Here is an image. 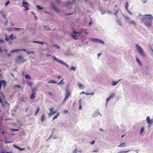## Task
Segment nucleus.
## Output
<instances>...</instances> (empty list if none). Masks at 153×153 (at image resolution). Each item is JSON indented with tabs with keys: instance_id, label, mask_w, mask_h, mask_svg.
Returning a JSON list of instances; mask_svg holds the SVG:
<instances>
[{
	"instance_id": "5701e85b",
	"label": "nucleus",
	"mask_w": 153,
	"mask_h": 153,
	"mask_svg": "<svg viewBox=\"0 0 153 153\" xmlns=\"http://www.w3.org/2000/svg\"><path fill=\"white\" fill-rule=\"evenodd\" d=\"M45 119V115L44 114H43L41 117V121L42 122H43L44 120Z\"/></svg>"
},
{
	"instance_id": "c03bdc74",
	"label": "nucleus",
	"mask_w": 153,
	"mask_h": 153,
	"mask_svg": "<svg viewBox=\"0 0 153 153\" xmlns=\"http://www.w3.org/2000/svg\"><path fill=\"white\" fill-rule=\"evenodd\" d=\"M63 79H62L61 80V81L59 82L58 83V85H61V83H62V84H64V82H62V81H63Z\"/></svg>"
},
{
	"instance_id": "603ef678",
	"label": "nucleus",
	"mask_w": 153,
	"mask_h": 153,
	"mask_svg": "<svg viewBox=\"0 0 153 153\" xmlns=\"http://www.w3.org/2000/svg\"><path fill=\"white\" fill-rule=\"evenodd\" d=\"M15 87H17L18 88H20V86L19 85H16L15 86Z\"/></svg>"
},
{
	"instance_id": "3c124183",
	"label": "nucleus",
	"mask_w": 153,
	"mask_h": 153,
	"mask_svg": "<svg viewBox=\"0 0 153 153\" xmlns=\"http://www.w3.org/2000/svg\"><path fill=\"white\" fill-rule=\"evenodd\" d=\"M2 99L0 97V102L1 103H2L3 105V103H2Z\"/></svg>"
},
{
	"instance_id": "774afa93",
	"label": "nucleus",
	"mask_w": 153,
	"mask_h": 153,
	"mask_svg": "<svg viewBox=\"0 0 153 153\" xmlns=\"http://www.w3.org/2000/svg\"><path fill=\"white\" fill-rule=\"evenodd\" d=\"M146 1H147V0H145V1H143V3H146Z\"/></svg>"
},
{
	"instance_id": "052dcab7",
	"label": "nucleus",
	"mask_w": 153,
	"mask_h": 153,
	"mask_svg": "<svg viewBox=\"0 0 153 153\" xmlns=\"http://www.w3.org/2000/svg\"><path fill=\"white\" fill-rule=\"evenodd\" d=\"M6 19V24H7V22H8V21H7V18H5Z\"/></svg>"
},
{
	"instance_id": "09e8293b",
	"label": "nucleus",
	"mask_w": 153,
	"mask_h": 153,
	"mask_svg": "<svg viewBox=\"0 0 153 153\" xmlns=\"http://www.w3.org/2000/svg\"><path fill=\"white\" fill-rule=\"evenodd\" d=\"M9 3H10V1H8L5 3V5L6 6H7Z\"/></svg>"
},
{
	"instance_id": "cd10ccee",
	"label": "nucleus",
	"mask_w": 153,
	"mask_h": 153,
	"mask_svg": "<svg viewBox=\"0 0 153 153\" xmlns=\"http://www.w3.org/2000/svg\"><path fill=\"white\" fill-rule=\"evenodd\" d=\"M20 51V50H19L15 49V50H11V53H14V52H17L18 51Z\"/></svg>"
},
{
	"instance_id": "9b49d317",
	"label": "nucleus",
	"mask_w": 153,
	"mask_h": 153,
	"mask_svg": "<svg viewBox=\"0 0 153 153\" xmlns=\"http://www.w3.org/2000/svg\"><path fill=\"white\" fill-rule=\"evenodd\" d=\"M1 82L2 83V85H3V87L4 88H5L7 85L6 82L4 80H1Z\"/></svg>"
},
{
	"instance_id": "e2e57ef3",
	"label": "nucleus",
	"mask_w": 153,
	"mask_h": 153,
	"mask_svg": "<svg viewBox=\"0 0 153 153\" xmlns=\"http://www.w3.org/2000/svg\"><path fill=\"white\" fill-rule=\"evenodd\" d=\"M52 134H51L50 135V137L49 138H48V140L50 138H51L52 137Z\"/></svg>"
},
{
	"instance_id": "393cba45",
	"label": "nucleus",
	"mask_w": 153,
	"mask_h": 153,
	"mask_svg": "<svg viewBox=\"0 0 153 153\" xmlns=\"http://www.w3.org/2000/svg\"><path fill=\"white\" fill-rule=\"evenodd\" d=\"M129 24H132L134 26H136V23L133 21H131L128 22Z\"/></svg>"
},
{
	"instance_id": "4468645a",
	"label": "nucleus",
	"mask_w": 153,
	"mask_h": 153,
	"mask_svg": "<svg viewBox=\"0 0 153 153\" xmlns=\"http://www.w3.org/2000/svg\"><path fill=\"white\" fill-rule=\"evenodd\" d=\"M33 42L34 43H38L40 44L43 45L44 44V42H38L36 41H33Z\"/></svg>"
},
{
	"instance_id": "39448f33",
	"label": "nucleus",
	"mask_w": 153,
	"mask_h": 153,
	"mask_svg": "<svg viewBox=\"0 0 153 153\" xmlns=\"http://www.w3.org/2000/svg\"><path fill=\"white\" fill-rule=\"evenodd\" d=\"M22 5L23 7L25 8V10H29L28 7L29 6V4L27 2L25 1H23L22 2Z\"/></svg>"
},
{
	"instance_id": "2f4dec72",
	"label": "nucleus",
	"mask_w": 153,
	"mask_h": 153,
	"mask_svg": "<svg viewBox=\"0 0 153 153\" xmlns=\"http://www.w3.org/2000/svg\"><path fill=\"white\" fill-rule=\"evenodd\" d=\"M144 131V127H142L141 129V130H140V134H142V133H143V131Z\"/></svg>"
},
{
	"instance_id": "aec40b11",
	"label": "nucleus",
	"mask_w": 153,
	"mask_h": 153,
	"mask_svg": "<svg viewBox=\"0 0 153 153\" xmlns=\"http://www.w3.org/2000/svg\"><path fill=\"white\" fill-rule=\"evenodd\" d=\"M25 77L27 79H31V77L28 74H26L25 75Z\"/></svg>"
},
{
	"instance_id": "8fccbe9b",
	"label": "nucleus",
	"mask_w": 153,
	"mask_h": 153,
	"mask_svg": "<svg viewBox=\"0 0 153 153\" xmlns=\"http://www.w3.org/2000/svg\"><path fill=\"white\" fill-rule=\"evenodd\" d=\"M48 94L51 96H52L53 95V94L51 92H49L48 93Z\"/></svg>"
},
{
	"instance_id": "58836bf2",
	"label": "nucleus",
	"mask_w": 153,
	"mask_h": 153,
	"mask_svg": "<svg viewBox=\"0 0 153 153\" xmlns=\"http://www.w3.org/2000/svg\"><path fill=\"white\" fill-rule=\"evenodd\" d=\"M114 10H115V13H114L113 14L116 15V14H117V13L118 12V11H119L118 10V9H115Z\"/></svg>"
},
{
	"instance_id": "338daca9",
	"label": "nucleus",
	"mask_w": 153,
	"mask_h": 153,
	"mask_svg": "<svg viewBox=\"0 0 153 153\" xmlns=\"http://www.w3.org/2000/svg\"><path fill=\"white\" fill-rule=\"evenodd\" d=\"M82 93H83V94H86V95H89L90 94H88L87 93H85L84 92V91L82 92Z\"/></svg>"
},
{
	"instance_id": "a18cd8bd",
	"label": "nucleus",
	"mask_w": 153,
	"mask_h": 153,
	"mask_svg": "<svg viewBox=\"0 0 153 153\" xmlns=\"http://www.w3.org/2000/svg\"><path fill=\"white\" fill-rule=\"evenodd\" d=\"M26 52L27 53V54H29L30 53H34L33 51L30 52H29L28 51H26Z\"/></svg>"
},
{
	"instance_id": "de8ad7c7",
	"label": "nucleus",
	"mask_w": 153,
	"mask_h": 153,
	"mask_svg": "<svg viewBox=\"0 0 153 153\" xmlns=\"http://www.w3.org/2000/svg\"><path fill=\"white\" fill-rule=\"evenodd\" d=\"M54 46L57 49H59V48L60 47L59 46H58L57 45H54Z\"/></svg>"
},
{
	"instance_id": "2eb2a0df",
	"label": "nucleus",
	"mask_w": 153,
	"mask_h": 153,
	"mask_svg": "<svg viewBox=\"0 0 153 153\" xmlns=\"http://www.w3.org/2000/svg\"><path fill=\"white\" fill-rule=\"evenodd\" d=\"M79 108L80 110H81L82 108V103H81V100L80 99L79 101Z\"/></svg>"
},
{
	"instance_id": "a19ab883",
	"label": "nucleus",
	"mask_w": 153,
	"mask_h": 153,
	"mask_svg": "<svg viewBox=\"0 0 153 153\" xmlns=\"http://www.w3.org/2000/svg\"><path fill=\"white\" fill-rule=\"evenodd\" d=\"M128 2H127L126 3V6H125L127 10H128Z\"/></svg>"
},
{
	"instance_id": "680f3d73",
	"label": "nucleus",
	"mask_w": 153,
	"mask_h": 153,
	"mask_svg": "<svg viewBox=\"0 0 153 153\" xmlns=\"http://www.w3.org/2000/svg\"><path fill=\"white\" fill-rule=\"evenodd\" d=\"M61 76H59L57 77V79H59L60 78H61Z\"/></svg>"
},
{
	"instance_id": "f257e3e1",
	"label": "nucleus",
	"mask_w": 153,
	"mask_h": 153,
	"mask_svg": "<svg viewBox=\"0 0 153 153\" xmlns=\"http://www.w3.org/2000/svg\"><path fill=\"white\" fill-rule=\"evenodd\" d=\"M143 17L141 19V22L147 27H150L151 26L152 19H153V17L151 15H145L143 16Z\"/></svg>"
},
{
	"instance_id": "7c9ffc66",
	"label": "nucleus",
	"mask_w": 153,
	"mask_h": 153,
	"mask_svg": "<svg viewBox=\"0 0 153 153\" xmlns=\"http://www.w3.org/2000/svg\"><path fill=\"white\" fill-rule=\"evenodd\" d=\"M59 113H58L53 118V121L55 119H56L57 117L59 115Z\"/></svg>"
},
{
	"instance_id": "f3484780",
	"label": "nucleus",
	"mask_w": 153,
	"mask_h": 153,
	"mask_svg": "<svg viewBox=\"0 0 153 153\" xmlns=\"http://www.w3.org/2000/svg\"><path fill=\"white\" fill-rule=\"evenodd\" d=\"M73 33L74 34H77L79 36H80V35L81 34V32H77L76 31H73Z\"/></svg>"
},
{
	"instance_id": "bb28decb",
	"label": "nucleus",
	"mask_w": 153,
	"mask_h": 153,
	"mask_svg": "<svg viewBox=\"0 0 153 153\" xmlns=\"http://www.w3.org/2000/svg\"><path fill=\"white\" fill-rule=\"evenodd\" d=\"M119 81H113L112 83V85L113 86H114V85H116L117 84V83L118 82H119Z\"/></svg>"
},
{
	"instance_id": "c9c22d12",
	"label": "nucleus",
	"mask_w": 153,
	"mask_h": 153,
	"mask_svg": "<svg viewBox=\"0 0 153 153\" xmlns=\"http://www.w3.org/2000/svg\"><path fill=\"white\" fill-rule=\"evenodd\" d=\"M115 95L114 94H111V95H110V96L109 97L111 98H112L114 97Z\"/></svg>"
},
{
	"instance_id": "0eeeda50",
	"label": "nucleus",
	"mask_w": 153,
	"mask_h": 153,
	"mask_svg": "<svg viewBox=\"0 0 153 153\" xmlns=\"http://www.w3.org/2000/svg\"><path fill=\"white\" fill-rule=\"evenodd\" d=\"M53 108H50L49 109V110L51 112L48 114V116L49 117H50V116H52V115L54 114L56 112V111H53Z\"/></svg>"
},
{
	"instance_id": "f704fd0d",
	"label": "nucleus",
	"mask_w": 153,
	"mask_h": 153,
	"mask_svg": "<svg viewBox=\"0 0 153 153\" xmlns=\"http://www.w3.org/2000/svg\"><path fill=\"white\" fill-rule=\"evenodd\" d=\"M13 34H11L10 36L9 37V38H10V39H12V40H13V39H15L16 37H13Z\"/></svg>"
},
{
	"instance_id": "e433bc0d",
	"label": "nucleus",
	"mask_w": 153,
	"mask_h": 153,
	"mask_svg": "<svg viewBox=\"0 0 153 153\" xmlns=\"http://www.w3.org/2000/svg\"><path fill=\"white\" fill-rule=\"evenodd\" d=\"M5 37H5V39L6 41L7 42L9 41L10 40V38L9 37L8 38L6 35L5 36Z\"/></svg>"
},
{
	"instance_id": "a211bd4d",
	"label": "nucleus",
	"mask_w": 153,
	"mask_h": 153,
	"mask_svg": "<svg viewBox=\"0 0 153 153\" xmlns=\"http://www.w3.org/2000/svg\"><path fill=\"white\" fill-rule=\"evenodd\" d=\"M14 28L16 31L18 30V31H20V30H24V29L22 28H17L16 27H15Z\"/></svg>"
},
{
	"instance_id": "6e6d98bb",
	"label": "nucleus",
	"mask_w": 153,
	"mask_h": 153,
	"mask_svg": "<svg viewBox=\"0 0 153 153\" xmlns=\"http://www.w3.org/2000/svg\"><path fill=\"white\" fill-rule=\"evenodd\" d=\"M1 85H2V83L1 82V81H0V89H1Z\"/></svg>"
},
{
	"instance_id": "412c9836",
	"label": "nucleus",
	"mask_w": 153,
	"mask_h": 153,
	"mask_svg": "<svg viewBox=\"0 0 153 153\" xmlns=\"http://www.w3.org/2000/svg\"><path fill=\"white\" fill-rule=\"evenodd\" d=\"M78 86L80 89H82L83 88V85L80 83H79L78 84Z\"/></svg>"
},
{
	"instance_id": "6e6552de",
	"label": "nucleus",
	"mask_w": 153,
	"mask_h": 153,
	"mask_svg": "<svg viewBox=\"0 0 153 153\" xmlns=\"http://www.w3.org/2000/svg\"><path fill=\"white\" fill-rule=\"evenodd\" d=\"M146 120L147 123L149 124H152L153 122V119L150 120V117L148 116L146 118Z\"/></svg>"
},
{
	"instance_id": "c756f323",
	"label": "nucleus",
	"mask_w": 153,
	"mask_h": 153,
	"mask_svg": "<svg viewBox=\"0 0 153 153\" xmlns=\"http://www.w3.org/2000/svg\"><path fill=\"white\" fill-rule=\"evenodd\" d=\"M27 83L28 85H29L30 87H31L32 85V83L31 82L29 81H27Z\"/></svg>"
},
{
	"instance_id": "bf43d9fd",
	"label": "nucleus",
	"mask_w": 153,
	"mask_h": 153,
	"mask_svg": "<svg viewBox=\"0 0 153 153\" xmlns=\"http://www.w3.org/2000/svg\"><path fill=\"white\" fill-rule=\"evenodd\" d=\"M45 55H46V56H51V55H49V54H45Z\"/></svg>"
},
{
	"instance_id": "423d86ee",
	"label": "nucleus",
	"mask_w": 153,
	"mask_h": 153,
	"mask_svg": "<svg viewBox=\"0 0 153 153\" xmlns=\"http://www.w3.org/2000/svg\"><path fill=\"white\" fill-rule=\"evenodd\" d=\"M71 94V92L69 90H66V94L65 96V99L63 102H64L67 100L70 96Z\"/></svg>"
},
{
	"instance_id": "5fc2aeb1",
	"label": "nucleus",
	"mask_w": 153,
	"mask_h": 153,
	"mask_svg": "<svg viewBox=\"0 0 153 153\" xmlns=\"http://www.w3.org/2000/svg\"><path fill=\"white\" fill-rule=\"evenodd\" d=\"M35 88H32V92H33V93H34L35 92Z\"/></svg>"
},
{
	"instance_id": "4be33fe9",
	"label": "nucleus",
	"mask_w": 153,
	"mask_h": 153,
	"mask_svg": "<svg viewBox=\"0 0 153 153\" xmlns=\"http://www.w3.org/2000/svg\"><path fill=\"white\" fill-rule=\"evenodd\" d=\"M52 8L54 10L56 11H58V10L56 7L53 4L52 5Z\"/></svg>"
},
{
	"instance_id": "473e14b6",
	"label": "nucleus",
	"mask_w": 153,
	"mask_h": 153,
	"mask_svg": "<svg viewBox=\"0 0 153 153\" xmlns=\"http://www.w3.org/2000/svg\"><path fill=\"white\" fill-rule=\"evenodd\" d=\"M76 69V68L75 67H74L73 66H72L70 68V70L71 71H75Z\"/></svg>"
},
{
	"instance_id": "ea45409f",
	"label": "nucleus",
	"mask_w": 153,
	"mask_h": 153,
	"mask_svg": "<svg viewBox=\"0 0 153 153\" xmlns=\"http://www.w3.org/2000/svg\"><path fill=\"white\" fill-rule=\"evenodd\" d=\"M14 146L15 147H16L17 148V149H19V150H22H22H23V149H24V148H19V147H18V146H15V145H14Z\"/></svg>"
},
{
	"instance_id": "1a4fd4ad",
	"label": "nucleus",
	"mask_w": 153,
	"mask_h": 153,
	"mask_svg": "<svg viewBox=\"0 0 153 153\" xmlns=\"http://www.w3.org/2000/svg\"><path fill=\"white\" fill-rule=\"evenodd\" d=\"M77 34H74V35L72 34H70V35L73 36V37L74 39H78L79 37L78 35H76Z\"/></svg>"
},
{
	"instance_id": "a878e982",
	"label": "nucleus",
	"mask_w": 153,
	"mask_h": 153,
	"mask_svg": "<svg viewBox=\"0 0 153 153\" xmlns=\"http://www.w3.org/2000/svg\"><path fill=\"white\" fill-rule=\"evenodd\" d=\"M129 150H127V151H124V150H122L119 151L118 153H126L129 152Z\"/></svg>"
},
{
	"instance_id": "c85d7f7f",
	"label": "nucleus",
	"mask_w": 153,
	"mask_h": 153,
	"mask_svg": "<svg viewBox=\"0 0 153 153\" xmlns=\"http://www.w3.org/2000/svg\"><path fill=\"white\" fill-rule=\"evenodd\" d=\"M39 111V107H38L37 108V109L36 111L35 112V114H34V116H36L37 114H38V112Z\"/></svg>"
},
{
	"instance_id": "864d4df0",
	"label": "nucleus",
	"mask_w": 153,
	"mask_h": 153,
	"mask_svg": "<svg viewBox=\"0 0 153 153\" xmlns=\"http://www.w3.org/2000/svg\"><path fill=\"white\" fill-rule=\"evenodd\" d=\"M4 42V41L3 39H0V42L2 43Z\"/></svg>"
},
{
	"instance_id": "20e7f679",
	"label": "nucleus",
	"mask_w": 153,
	"mask_h": 153,
	"mask_svg": "<svg viewBox=\"0 0 153 153\" xmlns=\"http://www.w3.org/2000/svg\"><path fill=\"white\" fill-rule=\"evenodd\" d=\"M53 59L55 61L58 62L59 63L61 64L62 65L65 66L67 68H68V65L66 63H65L64 62L58 59L55 56L53 57Z\"/></svg>"
},
{
	"instance_id": "0e129e2a",
	"label": "nucleus",
	"mask_w": 153,
	"mask_h": 153,
	"mask_svg": "<svg viewBox=\"0 0 153 153\" xmlns=\"http://www.w3.org/2000/svg\"><path fill=\"white\" fill-rule=\"evenodd\" d=\"M20 51H26V50L25 49H23L20 50Z\"/></svg>"
},
{
	"instance_id": "37998d69",
	"label": "nucleus",
	"mask_w": 153,
	"mask_h": 153,
	"mask_svg": "<svg viewBox=\"0 0 153 153\" xmlns=\"http://www.w3.org/2000/svg\"><path fill=\"white\" fill-rule=\"evenodd\" d=\"M11 130L12 131H18L19 130V129H13L12 128Z\"/></svg>"
},
{
	"instance_id": "b1692460",
	"label": "nucleus",
	"mask_w": 153,
	"mask_h": 153,
	"mask_svg": "<svg viewBox=\"0 0 153 153\" xmlns=\"http://www.w3.org/2000/svg\"><path fill=\"white\" fill-rule=\"evenodd\" d=\"M136 61L139 65H141L142 63H141V62H140V60L137 57H136Z\"/></svg>"
},
{
	"instance_id": "72a5a7b5",
	"label": "nucleus",
	"mask_w": 153,
	"mask_h": 153,
	"mask_svg": "<svg viewBox=\"0 0 153 153\" xmlns=\"http://www.w3.org/2000/svg\"><path fill=\"white\" fill-rule=\"evenodd\" d=\"M111 99L108 97L106 100V104L107 105L108 103V101L110 100Z\"/></svg>"
},
{
	"instance_id": "dca6fc26",
	"label": "nucleus",
	"mask_w": 153,
	"mask_h": 153,
	"mask_svg": "<svg viewBox=\"0 0 153 153\" xmlns=\"http://www.w3.org/2000/svg\"><path fill=\"white\" fill-rule=\"evenodd\" d=\"M35 95V93H32L31 95L30 96V98L31 99L33 100L35 98V96H34Z\"/></svg>"
},
{
	"instance_id": "13d9d810",
	"label": "nucleus",
	"mask_w": 153,
	"mask_h": 153,
	"mask_svg": "<svg viewBox=\"0 0 153 153\" xmlns=\"http://www.w3.org/2000/svg\"><path fill=\"white\" fill-rule=\"evenodd\" d=\"M45 27H47V30H50V28L49 27H46V26H45Z\"/></svg>"
},
{
	"instance_id": "f03ea898",
	"label": "nucleus",
	"mask_w": 153,
	"mask_h": 153,
	"mask_svg": "<svg viewBox=\"0 0 153 153\" xmlns=\"http://www.w3.org/2000/svg\"><path fill=\"white\" fill-rule=\"evenodd\" d=\"M26 60V59L24 58L23 56H17V58L16 59L15 61H16L17 63H20L25 62Z\"/></svg>"
},
{
	"instance_id": "49530a36",
	"label": "nucleus",
	"mask_w": 153,
	"mask_h": 153,
	"mask_svg": "<svg viewBox=\"0 0 153 153\" xmlns=\"http://www.w3.org/2000/svg\"><path fill=\"white\" fill-rule=\"evenodd\" d=\"M63 112L64 114H66V113L68 112V111L67 110L65 109V110H64L63 111Z\"/></svg>"
},
{
	"instance_id": "9d476101",
	"label": "nucleus",
	"mask_w": 153,
	"mask_h": 153,
	"mask_svg": "<svg viewBox=\"0 0 153 153\" xmlns=\"http://www.w3.org/2000/svg\"><path fill=\"white\" fill-rule=\"evenodd\" d=\"M94 41L95 42L100 43H102L103 44H104V42L103 41H102L100 39H94Z\"/></svg>"
},
{
	"instance_id": "ddd939ff",
	"label": "nucleus",
	"mask_w": 153,
	"mask_h": 153,
	"mask_svg": "<svg viewBox=\"0 0 153 153\" xmlns=\"http://www.w3.org/2000/svg\"><path fill=\"white\" fill-rule=\"evenodd\" d=\"M48 83L56 84L57 83V82L53 80H50L48 81Z\"/></svg>"
},
{
	"instance_id": "79ce46f5",
	"label": "nucleus",
	"mask_w": 153,
	"mask_h": 153,
	"mask_svg": "<svg viewBox=\"0 0 153 153\" xmlns=\"http://www.w3.org/2000/svg\"><path fill=\"white\" fill-rule=\"evenodd\" d=\"M125 19L126 20V21H129L130 20V19H129V17H127L125 16Z\"/></svg>"
},
{
	"instance_id": "f8f14e48",
	"label": "nucleus",
	"mask_w": 153,
	"mask_h": 153,
	"mask_svg": "<svg viewBox=\"0 0 153 153\" xmlns=\"http://www.w3.org/2000/svg\"><path fill=\"white\" fill-rule=\"evenodd\" d=\"M1 14L3 16L4 18H6V15L4 13V10H1Z\"/></svg>"
},
{
	"instance_id": "69168bd1",
	"label": "nucleus",
	"mask_w": 153,
	"mask_h": 153,
	"mask_svg": "<svg viewBox=\"0 0 153 153\" xmlns=\"http://www.w3.org/2000/svg\"><path fill=\"white\" fill-rule=\"evenodd\" d=\"M100 53H98V54H97V56L98 57H99L100 56Z\"/></svg>"
},
{
	"instance_id": "6ab92c4d",
	"label": "nucleus",
	"mask_w": 153,
	"mask_h": 153,
	"mask_svg": "<svg viewBox=\"0 0 153 153\" xmlns=\"http://www.w3.org/2000/svg\"><path fill=\"white\" fill-rule=\"evenodd\" d=\"M127 145L125 143H122L118 146V147H123L126 146Z\"/></svg>"
},
{
	"instance_id": "4c0bfd02",
	"label": "nucleus",
	"mask_w": 153,
	"mask_h": 153,
	"mask_svg": "<svg viewBox=\"0 0 153 153\" xmlns=\"http://www.w3.org/2000/svg\"><path fill=\"white\" fill-rule=\"evenodd\" d=\"M37 8L39 10H41L43 9L42 7L40 6L39 5H38L36 6Z\"/></svg>"
},
{
	"instance_id": "7ed1b4c3",
	"label": "nucleus",
	"mask_w": 153,
	"mask_h": 153,
	"mask_svg": "<svg viewBox=\"0 0 153 153\" xmlns=\"http://www.w3.org/2000/svg\"><path fill=\"white\" fill-rule=\"evenodd\" d=\"M135 46L137 50L139 53L142 56H145V55L144 54L142 49L137 44H136Z\"/></svg>"
},
{
	"instance_id": "4d7b16f0",
	"label": "nucleus",
	"mask_w": 153,
	"mask_h": 153,
	"mask_svg": "<svg viewBox=\"0 0 153 153\" xmlns=\"http://www.w3.org/2000/svg\"><path fill=\"white\" fill-rule=\"evenodd\" d=\"M95 141H92L91 142V143L93 145L94 144Z\"/></svg>"
}]
</instances>
